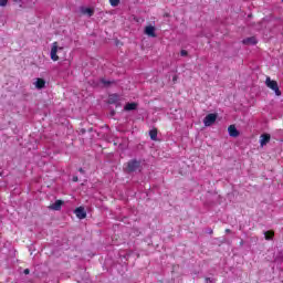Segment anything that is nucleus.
I'll list each match as a JSON object with an SVG mask.
<instances>
[{"label": "nucleus", "instance_id": "obj_1", "mask_svg": "<svg viewBox=\"0 0 283 283\" xmlns=\"http://www.w3.org/2000/svg\"><path fill=\"white\" fill-rule=\"evenodd\" d=\"M265 85L269 87V90H272L276 96H282V91H280V86L277 85V82L274 80H271V77H266Z\"/></svg>", "mask_w": 283, "mask_h": 283}, {"label": "nucleus", "instance_id": "obj_2", "mask_svg": "<svg viewBox=\"0 0 283 283\" xmlns=\"http://www.w3.org/2000/svg\"><path fill=\"white\" fill-rule=\"evenodd\" d=\"M218 119V115L217 114H208L205 119H203V125L206 127H211V125H213V123H216V120Z\"/></svg>", "mask_w": 283, "mask_h": 283}, {"label": "nucleus", "instance_id": "obj_3", "mask_svg": "<svg viewBox=\"0 0 283 283\" xmlns=\"http://www.w3.org/2000/svg\"><path fill=\"white\" fill-rule=\"evenodd\" d=\"M59 50H63V48L61 46L59 48V42H54L51 48V59L53 61H59V55H57Z\"/></svg>", "mask_w": 283, "mask_h": 283}, {"label": "nucleus", "instance_id": "obj_4", "mask_svg": "<svg viewBox=\"0 0 283 283\" xmlns=\"http://www.w3.org/2000/svg\"><path fill=\"white\" fill-rule=\"evenodd\" d=\"M140 168V161L136 160V159H132L130 161H128L127 164V169L128 171H136L137 169Z\"/></svg>", "mask_w": 283, "mask_h": 283}, {"label": "nucleus", "instance_id": "obj_5", "mask_svg": "<svg viewBox=\"0 0 283 283\" xmlns=\"http://www.w3.org/2000/svg\"><path fill=\"white\" fill-rule=\"evenodd\" d=\"M74 213H75L76 218H78L80 220H85V218H87V212L85 211V208H83V207L76 208Z\"/></svg>", "mask_w": 283, "mask_h": 283}, {"label": "nucleus", "instance_id": "obj_6", "mask_svg": "<svg viewBox=\"0 0 283 283\" xmlns=\"http://www.w3.org/2000/svg\"><path fill=\"white\" fill-rule=\"evenodd\" d=\"M228 134L231 138H238V136H240V132L235 128V125H230L228 127Z\"/></svg>", "mask_w": 283, "mask_h": 283}, {"label": "nucleus", "instance_id": "obj_7", "mask_svg": "<svg viewBox=\"0 0 283 283\" xmlns=\"http://www.w3.org/2000/svg\"><path fill=\"white\" fill-rule=\"evenodd\" d=\"M61 207H63V200H56L53 205L49 206V209L52 211H61Z\"/></svg>", "mask_w": 283, "mask_h": 283}, {"label": "nucleus", "instance_id": "obj_8", "mask_svg": "<svg viewBox=\"0 0 283 283\" xmlns=\"http://www.w3.org/2000/svg\"><path fill=\"white\" fill-rule=\"evenodd\" d=\"M243 45H255L258 43V39L255 36L245 38L242 40Z\"/></svg>", "mask_w": 283, "mask_h": 283}, {"label": "nucleus", "instance_id": "obj_9", "mask_svg": "<svg viewBox=\"0 0 283 283\" xmlns=\"http://www.w3.org/2000/svg\"><path fill=\"white\" fill-rule=\"evenodd\" d=\"M145 34H147V36H153V39H155L156 36V28L148 25L145 28Z\"/></svg>", "mask_w": 283, "mask_h": 283}, {"label": "nucleus", "instance_id": "obj_10", "mask_svg": "<svg viewBox=\"0 0 283 283\" xmlns=\"http://www.w3.org/2000/svg\"><path fill=\"white\" fill-rule=\"evenodd\" d=\"M270 142H271V135L269 134L261 135V139H260L261 147H264V145H266Z\"/></svg>", "mask_w": 283, "mask_h": 283}, {"label": "nucleus", "instance_id": "obj_11", "mask_svg": "<svg viewBox=\"0 0 283 283\" xmlns=\"http://www.w3.org/2000/svg\"><path fill=\"white\" fill-rule=\"evenodd\" d=\"M36 90H43L45 87V80L38 77L34 82Z\"/></svg>", "mask_w": 283, "mask_h": 283}, {"label": "nucleus", "instance_id": "obj_12", "mask_svg": "<svg viewBox=\"0 0 283 283\" xmlns=\"http://www.w3.org/2000/svg\"><path fill=\"white\" fill-rule=\"evenodd\" d=\"M125 112H133L134 109H138V104L136 103H127L124 106Z\"/></svg>", "mask_w": 283, "mask_h": 283}, {"label": "nucleus", "instance_id": "obj_13", "mask_svg": "<svg viewBox=\"0 0 283 283\" xmlns=\"http://www.w3.org/2000/svg\"><path fill=\"white\" fill-rule=\"evenodd\" d=\"M118 101H120V98L118 97L117 94H112V95H109V97H108V103H109L111 105H114V103H118Z\"/></svg>", "mask_w": 283, "mask_h": 283}, {"label": "nucleus", "instance_id": "obj_14", "mask_svg": "<svg viewBox=\"0 0 283 283\" xmlns=\"http://www.w3.org/2000/svg\"><path fill=\"white\" fill-rule=\"evenodd\" d=\"M81 12L82 14H87V17H94V11L91 8H82Z\"/></svg>", "mask_w": 283, "mask_h": 283}, {"label": "nucleus", "instance_id": "obj_15", "mask_svg": "<svg viewBox=\"0 0 283 283\" xmlns=\"http://www.w3.org/2000/svg\"><path fill=\"white\" fill-rule=\"evenodd\" d=\"M149 136H150L151 140H158V129L154 128V129L149 130Z\"/></svg>", "mask_w": 283, "mask_h": 283}, {"label": "nucleus", "instance_id": "obj_16", "mask_svg": "<svg viewBox=\"0 0 283 283\" xmlns=\"http://www.w3.org/2000/svg\"><path fill=\"white\" fill-rule=\"evenodd\" d=\"M264 235L265 240H273V235H275V233L273 231H265Z\"/></svg>", "mask_w": 283, "mask_h": 283}, {"label": "nucleus", "instance_id": "obj_17", "mask_svg": "<svg viewBox=\"0 0 283 283\" xmlns=\"http://www.w3.org/2000/svg\"><path fill=\"white\" fill-rule=\"evenodd\" d=\"M109 3L113 8H116L120 3V0H109Z\"/></svg>", "mask_w": 283, "mask_h": 283}, {"label": "nucleus", "instance_id": "obj_18", "mask_svg": "<svg viewBox=\"0 0 283 283\" xmlns=\"http://www.w3.org/2000/svg\"><path fill=\"white\" fill-rule=\"evenodd\" d=\"M101 83H103V85H105V87H109V85H112V83H114V82H109L107 80H101Z\"/></svg>", "mask_w": 283, "mask_h": 283}, {"label": "nucleus", "instance_id": "obj_19", "mask_svg": "<svg viewBox=\"0 0 283 283\" xmlns=\"http://www.w3.org/2000/svg\"><path fill=\"white\" fill-rule=\"evenodd\" d=\"M8 6V0H0V7L6 8Z\"/></svg>", "mask_w": 283, "mask_h": 283}, {"label": "nucleus", "instance_id": "obj_20", "mask_svg": "<svg viewBox=\"0 0 283 283\" xmlns=\"http://www.w3.org/2000/svg\"><path fill=\"white\" fill-rule=\"evenodd\" d=\"M180 54H181V56H187V50H181V52H180Z\"/></svg>", "mask_w": 283, "mask_h": 283}, {"label": "nucleus", "instance_id": "obj_21", "mask_svg": "<svg viewBox=\"0 0 283 283\" xmlns=\"http://www.w3.org/2000/svg\"><path fill=\"white\" fill-rule=\"evenodd\" d=\"M23 273H24V275H30V269H25V270L23 271Z\"/></svg>", "mask_w": 283, "mask_h": 283}, {"label": "nucleus", "instance_id": "obj_22", "mask_svg": "<svg viewBox=\"0 0 283 283\" xmlns=\"http://www.w3.org/2000/svg\"><path fill=\"white\" fill-rule=\"evenodd\" d=\"M73 182H78V177H73Z\"/></svg>", "mask_w": 283, "mask_h": 283}, {"label": "nucleus", "instance_id": "obj_23", "mask_svg": "<svg viewBox=\"0 0 283 283\" xmlns=\"http://www.w3.org/2000/svg\"><path fill=\"white\" fill-rule=\"evenodd\" d=\"M80 174H85V170H83V168L78 169Z\"/></svg>", "mask_w": 283, "mask_h": 283}, {"label": "nucleus", "instance_id": "obj_24", "mask_svg": "<svg viewBox=\"0 0 283 283\" xmlns=\"http://www.w3.org/2000/svg\"><path fill=\"white\" fill-rule=\"evenodd\" d=\"M172 81H178V76L175 75V76L172 77Z\"/></svg>", "mask_w": 283, "mask_h": 283}, {"label": "nucleus", "instance_id": "obj_25", "mask_svg": "<svg viewBox=\"0 0 283 283\" xmlns=\"http://www.w3.org/2000/svg\"><path fill=\"white\" fill-rule=\"evenodd\" d=\"M226 233H231V229H227V230H226Z\"/></svg>", "mask_w": 283, "mask_h": 283}, {"label": "nucleus", "instance_id": "obj_26", "mask_svg": "<svg viewBox=\"0 0 283 283\" xmlns=\"http://www.w3.org/2000/svg\"><path fill=\"white\" fill-rule=\"evenodd\" d=\"M0 176H3V171H0Z\"/></svg>", "mask_w": 283, "mask_h": 283}, {"label": "nucleus", "instance_id": "obj_27", "mask_svg": "<svg viewBox=\"0 0 283 283\" xmlns=\"http://www.w3.org/2000/svg\"><path fill=\"white\" fill-rule=\"evenodd\" d=\"M207 282H210V279H207Z\"/></svg>", "mask_w": 283, "mask_h": 283}, {"label": "nucleus", "instance_id": "obj_28", "mask_svg": "<svg viewBox=\"0 0 283 283\" xmlns=\"http://www.w3.org/2000/svg\"><path fill=\"white\" fill-rule=\"evenodd\" d=\"M207 282H210V279H207Z\"/></svg>", "mask_w": 283, "mask_h": 283}]
</instances>
